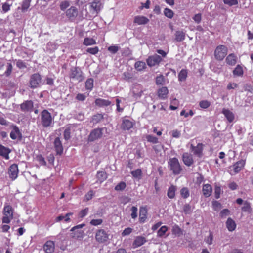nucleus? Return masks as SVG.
Returning a JSON list of instances; mask_svg holds the SVG:
<instances>
[{
    "label": "nucleus",
    "instance_id": "nucleus-1",
    "mask_svg": "<svg viewBox=\"0 0 253 253\" xmlns=\"http://www.w3.org/2000/svg\"><path fill=\"white\" fill-rule=\"evenodd\" d=\"M69 78L78 83L83 81L84 79L83 72L79 67H72L70 69Z\"/></svg>",
    "mask_w": 253,
    "mask_h": 253
},
{
    "label": "nucleus",
    "instance_id": "nucleus-2",
    "mask_svg": "<svg viewBox=\"0 0 253 253\" xmlns=\"http://www.w3.org/2000/svg\"><path fill=\"white\" fill-rule=\"evenodd\" d=\"M41 116L42 126L44 127H47L50 126L52 122L51 114L47 110H43L41 112Z\"/></svg>",
    "mask_w": 253,
    "mask_h": 253
},
{
    "label": "nucleus",
    "instance_id": "nucleus-3",
    "mask_svg": "<svg viewBox=\"0 0 253 253\" xmlns=\"http://www.w3.org/2000/svg\"><path fill=\"white\" fill-rule=\"evenodd\" d=\"M168 164L170 169L172 171L173 174L176 175L180 173L182 168L177 158H173L170 159Z\"/></svg>",
    "mask_w": 253,
    "mask_h": 253
},
{
    "label": "nucleus",
    "instance_id": "nucleus-4",
    "mask_svg": "<svg viewBox=\"0 0 253 253\" xmlns=\"http://www.w3.org/2000/svg\"><path fill=\"white\" fill-rule=\"evenodd\" d=\"M227 48L222 45L218 46L214 51L215 58L218 60H222L227 55Z\"/></svg>",
    "mask_w": 253,
    "mask_h": 253
},
{
    "label": "nucleus",
    "instance_id": "nucleus-5",
    "mask_svg": "<svg viewBox=\"0 0 253 253\" xmlns=\"http://www.w3.org/2000/svg\"><path fill=\"white\" fill-rule=\"evenodd\" d=\"M102 130V128H97L93 129L88 136V141L89 142H93L100 138L103 134Z\"/></svg>",
    "mask_w": 253,
    "mask_h": 253
},
{
    "label": "nucleus",
    "instance_id": "nucleus-6",
    "mask_svg": "<svg viewBox=\"0 0 253 253\" xmlns=\"http://www.w3.org/2000/svg\"><path fill=\"white\" fill-rule=\"evenodd\" d=\"M109 238V235L103 229H99L96 231L95 239L99 243H103L106 242Z\"/></svg>",
    "mask_w": 253,
    "mask_h": 253
},
{
    "label": "nucleus",
    "instance_id": "nucleus-7",
    "mask_svg": "<svg viewBox=\"0 0 253 253\" xmlns=\"http://www.w3.org/2000/svg\"><path fill=\"white\" fill-rule=\"evenodd\" d=\"M29 83L31 88H35L38 87L41 83V77L39 74L36 73L32 75Z\"/></svg>",
    "mask_w": 253,
    "mask_h": 253
},
{
    "label": "nucleus",
    "instance_id": "nucleus-8",
    "mask_svg": "<svg viewBox=\"0 0 253 253\" xmlns=\"http://www.w3.org/2000/svg\"><path fill=\"white\" fill-rule=\"evenodd\" d=\"M78 15V9L74 6H71L66 11V16L71 22H74L76 19Z\"/></svg>",
    "mask_w": 253,
    "mask_h": 253
},
{
    "label": "nucleus",
    "instance_id": "nucleus-9",
    "mask_svg": "<svg viewBox=\"0 0 253 253\" xmlns=\"http://www.w3.org/2000/svg\"><path fill=\"white\" fill-rule=\"evenodd\" d=\"M18 169L17 164H13L8 168V173L10 178L12 180H15L18 175Z\"/></svg>",
    "mask_w": 253,
    "mask_h": 253
},
{
    "label": "nucleus",
    "instance_id": "nucleus-10",
    "mask_svg": "<svg viewBox=\"0 0 253 253\" xmlns=\"http://www.w3.org/2000/svg\"><path fill=\"white\" fill-rule=\"evenodd\" d=\"M162 60V58L160 56L155 54L152 56L149 57L147 60V63L148 66L152 67L156 64H158Z\"/></svg>",
    "mask_w": 253,
    "mask_h": 253
},
{
    "label": "nucleus",
    "instance_id": "nucleus-11",
    "mask_svg": "<svg viewBox=\"0 0 253 253\" xmlns=\"http://www.w3.org/2000/svg\"><path fill=\"white\" fill-rule=\"evenodd\" d=\"M12 127L13 130L10 134V138L13 140H15L18 138L19 140H21L22 138V134L20 131L19 128L16 126H13Z\"/></svg>",
    "mask_w": 253,
    "mask_h": 253
},
{
    "label": "nucleus",
    "instance_id": "nucleus-12",
    "mask_svg": "<svg viewBox=\"0 0 253 253\" xmlns=\"http://www.w3.org/2000/svg\"><path fill=\"white\" fill-rule=\"evenodd\" d=\"M20 108L23 112H31L33 110V102L31 100H27L20 105Z\"/></svg>",
    "mask_w": 253,
    "mask_h": 253
},
{
    "label": "nucleus",
    "instance_id": "nucleus-13",
    "mask_svg": "<svg viewBox=\"0 0 253 253\" xmlns=\"http://www.w3.org/2000/svg\"><path fill=\"white\" fill-rule=\"evenodd\" d=\"M43 250L46 253H52L54 251L55 244L52 241H47L43 246Z\"/></svg>",
    "mask_w": 253,
    "mask_h": 253
},
{
    "label": "nucleus",
    "instance_id": "nucleus-14",
    "mask_svg": "<svg viewBox=\"0 0 253 253\" xmlns=\"http://www.w3.org/2000/svg\"><path fill=\"white\" fill-rule=\"evenodd\" d=\"M190 148L193 151L194 154L199 157L202 156L203 150V144L202 143H198L196 146L191 144Z\"/></svg>",
    "mask_w": 253,
    "mask_h": 253
},
{
    "label": "nucleus",
    "instance_id": "nucleus-15",
    "mask_svg": "<svg viewBox=\"0 0 253 253\" xmlns=\"http://www.w3.org/2000/svg\"><path fill=\"white\" fill-rule=\"evenodd\" d=\"M54 146L57 155H61L63 153V148L59 137H56L54 142Z\"/></svg>",
    "mask_w": 253,
    "mask_h": 253
},
{
    "label": "nucleus",
    "instance_id": "nucleus-16",
    "mask_svg": "<svg viewBox=\"0 0 253 253\" xmlns=\"http://www.w3.org/2000/svg\"><path fill=\"white\" fill-rule=\"evenodd\" d=\"M149 22V20L144 16H136L134 17V23L138 25H145Z\"/></svg>",
    "mask_w": 253,
    "mask_h": 253
},
{
    "label": "nucleus",
    "instance_id": "nucleus-17",
    "mask_svg": "<svg viewBox=\"0 0 253 253\" xmlns=\"http://www.w3.org/2000/svg\"><path fill=\"white\" fill-rule=\"evenodd\" d=\"M183 161L185 165L190 166L193 163V160L192 156L188 153H185L182 156Z\"/></svg>",
    "mask_w": 253,
    "mask_h": 253
},
{
    "label": "nucleus",
    "instance_id": "nucleus-18",
    "mask_svg": "<svg viewBox=\"0 0 253 253\" xmlns=\"http://www.w3.org/2000/svg\"><path fill=\"white\" fill-rule=\"evenodd\" d=\"M169 90L167 87H162L158 90V96L160 98L164 99L167 98Z\"/></svg>",
    "mask_w": 253,
    "mask_h": 253
},
{
    "label": "nucleus",
    "instance_id": "nucleus-19",
    "mask_svg": "<svg viewBox=\"0 0 253 253\" xmlns=\"http://www.w3.org/2000/svg\"><path fill=\"white\" fill-rule=\"evenodd\" d=\"M133 126V123L128 119H124L121 127L124 130H129Z\"/></svg>",
    "mask_w": 253,
    "mask_h": 253
},
{
    "label": "nucleus",
    "instance_id": "nucleus-20",
    "mask_svg": "<svg viewBox=\"0 0 253 253\" xmlns=\"http://www.w3.org/2000/svg\"><path fill=\"white\" fill-rule=\"evenodd\" d=\"M226 225L229 231H233L235 230L236 227V224L235 222L230 217L227 219L226 222Z\"/></svg>",
    "mask_w": 253,
    "mask_h": 253
},
{
    "label": "nucleus",
    "instance_id": "nucleus-21",
    "mask_svg": "<svg viewBox=\"0 0 253 253\" xmlns=\"http://www.w3.org/2000/svg\"><path fill=\"white\" fill-rule=\"evenodd\" d=\"M96 105L99 107L108 106L111 104V102L108 100L101 98H97L95 100Z\"/></svg>",
    "mask_w": 253,
    "mask_h": 253
},
{
    "label": "nucleus",
    "instance_id": "nucleus-22",
    "mask_svg": "<svg viewBox=\"0 0 253 253\" xmlns=\"http://www.w3.org/2000/svg\"><path fill=\"white\" fill-rule=\"evenodd\" d=\"M222 112L229 122H232L234 120V115L229 110L223 108Z\"/></svg>",
    "mask_w": 253,
    "mask_h": 253
},
{
    "label": "nucleus",
    "instance_id": "nucleus-23",
    "mask_svg": "<svg viewBox=\"0 0 253 253\" xmlns=\"http://www.w3.org/2000/svg\"><path fill=\"white\" fill-rule=\"evenodd\" d=\"M146 242L145 238L142 236H137L133 242V245L135 247L142 246Z\"/></svg>",
    "mask_w": 253,
    "mask_h": 253
},
{
    "label": "nucleus",
    "instance_id": "nucleus-24",
    "mask_svg": "<svg viewBox=\"0 0 253 253\" xmlns=\"http://www.w3.org/2000/svg\"><path fill=\"white\" fill-rule=\"evenodd\" d=\"M147 211L145 208L141 207L139 211V221L141 223H144L147 218Z\"/></svg>",
    "mask_w": 253,
    "mask_h": 253
},
{
    "label": "nucleus",
    "instance_id": "nucleus-25",
    "mask_svg": "<svg viewBox=\"0 0 253 253\" xmlns=\"http://www.w3.org/2000/svg\"><path fill=\"white\" fill-rule=\"evenodd\" d=\"M202 191H203V195L206 197H208L211 195V193L212 192L211 186L210 184L204 185L203 187Z\"/></svg>",
    "mask_w": 253,
    "mask_h": 253
},
{
    "label": "nucleus",
    "instance_id": "nucleus-26",
    "mask_svg": "<svg viewBox=\"0 0 253 253\" xmlns=\"http://www.w3.org/2000/svg\"><path fill=\"white\" fill-rule=\"evenodd\" d=\"M177 190L176 186L171 185L168 190L167 196L170 199H173L175 196V191Z\"/></svg>",
    "mask_w": 253,
    "mask_h": 253
},
{
    "label": "nucleus",
    "instance_id": "nucleus-27",
    "mask_svg": "<svg viewBox=\"0 0 253 253\" xmlns=\"http://www.w3.org/2000/svg\"><path fill=\"white\" fill-rule=\"evenodd\" d=\"M236 57L235 55L232 53L229 54L226 58V61L227 64L233 66L236 63Z\"/></svg>",
    "mask_w": 253,
    "mask_h": 253
},
{
    "label": "nucleus",
    "instance_id": "nucleus-28",
    "mask_svg": "<svg viewBox=\"0 0 253 253\" xmlns=\"http://www.w3.org/2000/svg\"><path fill=\"white\" fill-rule=\"evenodd\" d=\"M90 4L91 8L93 9L96 13H97L100 10V6L101 4L100 1L98 0H94Z\"/></svg>",
    "mask_w": 253,
    "mask_h": 253
},
{
    "label": "nucleus",
    "instance_id": "nucleus-29",
    "mask_svg": "<svg viewBox=\"0 0 253 253\" xmlns=\"http://www.w3.org/2000/svg\"><path fill=\"white\" fill-rule=\"evenodd\" d=\"M245 161H239L233 165L234 170L236 173L239 172L245 165Z\"/></svg>",
    "mask_w": 253,
    "mask_h": 253
},
{
    "label": "nucleus",
    "instance_id": "nucleus-30",
    "mask_svg": "<svg viewBox=\"0 0 253 253\" xmlns=\"http://www.w3.org/2000/svg\"><path fill=\"white\" fill-rule=\"evenodd\" d=\"M13 213V209L11 206L7 205L4 207L3 213L4 215L10 216V218H12Z\"/></svg>",
    "mask_w": 253,
    "mask_h": 253
},
{
    "label": "nucleus",
    "instance_id": "nucleus-31",
    "mask_svg": "<svg viewBox=\"0 0 253 253\" xmlns=\"http://www.w3.org/2000/svg\"><path fill=\"white\" fill-rule=\"evenodd\" d=\"M172 233L173 234L179 237L183 234V231L177 225L175 224L172 226Z\"/></svg>",
    "mask_w": 253,
    "mask_h": 253
},
{
    "label": "nucleus",
    "instance_id": "nucleus-32",
    "mask_svg": "<svg viewBox=\"0 0 253 253\" xmlns=\"http://www.w3.org/2000/svg\"><path fill=\"white\" fill-rule=\"evenodd\" d=\"M175 40L177 42H181L185 39V34L182 31H177L175 34Z\"/></svg>",
    "mask_w": 253,
    "mask_h": 253
},
{
    "label": "nucleus",
    "instance_id": "nucleus-33",
    "mask_svg": "<svg viewBox=\"0 0 253 253\" xmlns=\"http://www.w3.org/2000/svg\"><path fill=\"white\" fill-rule=\"evenodd\" d=\"M10 152V150L5 147L4 146L0 145V155L3 156L6 158H8V154Z\"/></svg>",
    "mask_w": 253,
    "mask_h": 253
},
{
    "label": "nucleus",
    "instance_id": "nucleus-34",
    "mask_svg": "<svg viewBox=\"0 0 253 253\" xmlns=\"http://www.w3.org/2000/svg\"><path fill=\"white\" fill-rule=\"evenodd\" d=\"M134 67L137 71H140L146 67V64L144 62L137 61L135 63Z\"/></svg>",
    "mask_w": 253,
    "mask_h": 253
},
{
    "label": "nucleus",
    "instance_id": "nucleus-35",
    "mask_svg": "<svg viewBox=\"0 0 253 253\" xmlns=\"http://www.w3.org/2000/svg\"><path fill=\"white\" fill-rule=\"evenodd\" d=\"M156 84L157 85H163L165 84V79L163 75H160L156 78Z\"/></svg>",
    "mask_w": 253,
    "mask_h": 253
},
{
    "label": "nucleus",
    "instance_id": "nucleus-36",
    "mask_svg": "<svg viewBox=\"0 0 253 253\" xmlns=\"http://www.w3.org/2000/svg\"><path fill=\"white\" fill-rule=\"evenodd\" d=\"M234 75L237 76H241L243 74V71L242 67L238 65L233 71Z\"/></svg>",
    "mask_w": 253,
    "mask_h": 253
},
{
    "label": "nucleus",
    "instance_id": "nucleus-37",
    "mask_svg": "<svg viewBox=\"0 0 253 253\" xmlns=\"http://www.w3.org/2000/svg\"><path fill=\"white\" fill-rule=\"evenodd\" d=\"M187 77V72L186 70L182 69L178 74V80L179 81H184Z\"/></svg>",
    "mask_w": 253,
    "mask_h": 253
},
{
    "label": "nucleus",
    "instance_id": "nucleus-38",
    "mask_svg": "<svg viewBox=\"0 0 253 253\" xmlns=\"http://www.w3.org/2000/svg\"><path fill=\"white\" fill-rule=\"evenodd\" d=\"M83 233L84 231L83 230H76L74 232H72L71 236L72 238L78 239L79 238H82L83 237Z\"/></svg>",
    "mask_w": 253,
    "mask_h": 253
},
{
    "label": "nucleus",
    "instance_id": "nucleus-39",
    "mask_svg": "<svg viewBox=\"0 0 253 253\" xmlns=\"http://www.w3.org/2000/svg\"><path fill=\"white\" fill-rule=\"evenodd\" d=\"M103 115L101 114H97L92 116V122L94 124L98 123L100 122L101 120L103 119Z\"/></svg>",
    "mask_w": 253,
    "mask_h": 253
},
{
    "label": "nucleus",
    "instance_id": "nucleus-40",
    "mask_svg": "<svg viewBox=\"0 0 253 253\" xmlns=\"http://www.w3.org/2000/svg\"><path fill=\"white\" fill-rule=\"evenodd\" d=\"M31 0H24L21 7V10L23 12H25L27 10L28 8L29 7L30 5V2Z\"/></svg>",
    "mask_w": 253,
    "mask_h": 253
},
{
    "label": "nucleus",
    "instance_id": "nucleus-41",
    "mask_svg": "<svg viewBox=\"0 0 253 253\" xmlns=\"http://www.w3.org/2000/svg\"><path fill=\"white\" fill-rule=\"evenodd\" d=\"M168 228L166 226H162L157 232V236L159 237H162L168 231Z\"/></svg>",
    "mask_w": 253,
    "mask_h": 253
},
{
    "label": "nucleus",
    "instance_id": "nucleus-42",
    "mask_svg": "<svg viewBox=\"0 0 253 253\" xmlns=\"http://www.w3.org/2000/svg\"><path fill=\"white\" fill-rule=\"evenodd\" d=\"M93 79L92 78L88 79L85 82V88L87 90H91L93 87Z\"/></svg>",
    "mask_w": 253,
    "mask_h": 253
},
{
    "label": "nucleus",
    "instance_id": "nucleus-43",
    "mask_svg": "<svg viewBox=\"0 0 253 253\" xmlns=\"http://www.w3.org/2000/svg\"><path fill=\"white\" fill-rule=\"evenodd\" d=\"M181 197L186 199L189 196V191L187 187H183L180 190Z\"/></svg>",
    "mask_w": 253,
    "mask_h": 253
},
{
    "label": "nucleus",
    "instance_id": "nucleus-44",
    "mask_svg": "<svg viewBox=\"0 0 253 253\" xmlns=\"http://www.w3.org/2000/svg\"><path fill=\"white\" fill-rule=\"evenodd\" d=\"M242 210L244 212H251V207L250 203L248 202L245 201L244 203L243 206L242 208Z\"/></svg>",
    "mask_w": 253,
    "mask_h": 253
},
{
    "label": "nucleus",
    "instance_id": "nucleus-45",
    "mask_svg": "<svg viewBox=\"0 0 253 253\" xmlns=\"http://www.w3.org/2000/svg\"><path fill=\"white\" fill-rule=\"evenodd\" d=\"M96 43L95 40L92 38H86L84 39V44L85 45H91Z\"/></svg>",
    "mask_w": 253,
    "mask_h": 253
},
{
    "label": "nucleus",
    "instance_id": "nucleus-46",
    "mask_svg": "<svg viewBox=\"0 0 253 253\" xmlns=\"http://www.w3.org/2000/svg\"><path fill=\"white\" fill-rule=\"evenodd\" d=\"M96 176L100 181H102L107 178L106 173L103 171L98 172Z\"/></svg>",
    "mask_w": 253,
    "mask_h": 253
},
{
    "label": "nucleus",
    "instance_id": "nucleus-47",
    "mask_svg": "<svg viewBox=\"0 0 253 253\" xmlns=\"http://www.w3.org/2000/svg\"><path fill=\"white\" fill-rule=\"evenodd\" d=\"M164 15L169 18H172L174 14L173 12L168 8H166L164 9Z\"/></svg>",
    "mask_w": 253,
    "mask_h": 253
},
{
    "label": "nucleus",
    "instance_id": "nucleus-48",
    "mask_svg": "<svg viewBox=\"0 0 253 253\" xmlns=\"http://www.w3.org/2000/svg\"><path fill=\"white\" fill-rule=\"evenodd\" d=\"M126 187V183L124 182H120L115 187V190L116 191H122Z\"/></svg>",
    "mask_w": 253,
    "mask_h": 253
},
{
    "label": "nucleus",
    "instance_id": "nucleus-49",
    "mask_svg": "<svg viewBox=\"0 0 253 253\" xmlns=\"http://www.w3.org/2000/svg\"><path fill=\"white\" fill-rule=\"evenodd\" d=\"M131 174L135 178H140L142 175V171L140 169H137L136 170L132 171Z\"/></svg>",
    "mask_w": 253,
    "mask_h": 253
},
{
    "label": "nucleus",
    "instance_id": "nucleus-50",
    "mask_svg": "<svg viewBox=\"0 0 253 253\" xmlns=\"http://www.w3.org/2000/svg\"><path fill=\"white\" fill-rule=\"evenodd\" d=\"M210 105L211 103L207 100H202L199 103V106L203 109L208 108Z\"/></svg>",
    "mask_w": 253,
    "mask_h": 253
},
{
    "label": "nucleus",
    "instance_id": "nucleus-51",
    "mask_svg": "<svg viewBox=\"0 0 253 253\" xmlns=\"http://www.w3.org/2000/svg\"><path fill=\"white\" fill-rule=\"evenodd\" d=\"M70 6V2L68 1L65 0L63 1L60 3V8L62 11H64Z\"/></svg>",
    "mask_w": 253,
    "mask_h": 253
},
{
    "label": "nucleus",
    "instance_id": "nucleus-52",
    "mask_svg": "<svg viewBox=\"0 0 253 253\" xmlns=\"http://www.w3.org/2000/svg\"><path fill=\"white\" fill-rule=\"evenodd\" d=\"M183 211L186 214L191 213L192 212L191 206L188 204L184 205L183 208Z\"/></svg>",
    "mask_w": 253,
    "mask_h": 253
},
{
    "label": "nucleus",
    "instance_id": "nucleus-53",
    "mask_svg": "<svg viewBox=\"0 0 253 253\" xmlns=\"http://www.w3.org/2000/svg\"><path fill=\"white\" fill-rule=\"evenodd\" d=\"M147 140L148 142L153 143H157L158 142V139L152 135H149L146 137Z\"/></svg>",
    "mask_w": 253,
    "mask_h": 253
},
{
    "label": "nucleus",
    "instance_id": "nucleus-54",
    "mask_svg": "<svg viewBox=\"0 0 253 253\" xmlns=\"http://www.w3.org/2000/svg\"><path fill=\"white\" fill-rule=\"evenodd\" d=\"M132 77V74L128 71L125 72L123 74V79L126 81H129Z\"/></svg>",
    "mask_w": 253,
    "mask_h": 253
},
{
    "label": "nucleus",
    "instance_id": "nucleus-55",
    "mask_svg": "<svg viewBox=\"0 0 253 253\" xmlns=\"http://www.w3.org/2000/svg\"><path fill=\"white\" fill-rule=\"evenodd\" d=\"M98 50H99L98 47L95 46L94 47L88 48L86 51L88 53L95 55L98 53Z\"/></svg>",
    "mask_w": 253,
    "mask_h": 253
},
{
    "label": "nucleus",
    "instance_id": "nucleus-56",
    "mask_svg": "<svg viewBox=\"0 0 253 253\" xmlns=\"http://www.w3.org/2000/svg\"><path fill=\"white\" fill-rule=\"evenodd\" d=\"M103 222L102 219H92L90 221V224L93 226L101 225Z\"/></svg>",
    "mask_w": 253,
    "mask_h": 253
},
{
    "label": "nucleus",
    "instance_id": "nucleus-57",
    "mask_svg": "<svg viewBox=\"0 0 253 253\" xmlns=\"http://www.w3.org/2000/svg\"><path fill=\"white\" fill-rule=\"evenodd\" d=\"M213 239V236L211 232H210L209 235L205 239L206 242L209 245H211L212 244V241Z\"/></svg>",
    "mask_w": 253,
    "mask_h": 253
},
{
    "label": "nucleus",
    "instance_id": "nucleus-58",
    "mask_svg": "<svg viewBox=\"0 0 253 253\" xmlns=\"http://www.w3.org/2000/svg\"><path fill=\"white\" fill-rule=\"evenodd\" d=\"M119 47L117 45L110 46L108 48V50L113 54H115L119 50Z\"/></svg>",
    "mask_w": 253,
    "mask_h": 253
},
{
    "label": "nucleus",
    "instance_id": "nucleus-59",
    "mask_svg": "<svg viewBox=\"0 0 253 253\" xmlns=\"http://www.w3.org/2000/svg\"><path fill=\"white\" fill-rule=\"evenodd\" d=\"M12 65L11 63H8L7 65V69L6 71L5 72L4 74L7 76H9L12 72Z\"/></svg>",
    "mask_w": 253,
    "mask_h": 253
},
{
    "label": "nucleus",
    "instance_id": "nucleus-60",
    "mask_svg": "<svg viewBox=\"0 0 253 253\" xmlns=\"http://www.w3.org/2000/svg\"><path fill=\"white\" fill-rule=\"evenodd\" d=\"M225 4H228L229 6L235 5L238 4L237 0H223Z\"/></svg>",
    "mask_w": 253,
    "mask_h": 253
},
{
    "label": "nucleus",
    "instance_id": "nucleus-61",
    "mask_svg": "<svg viewBox=\"0 0 253 253\" xmlns=\"http://www.w3.org/2000/svg\"><path fill=\"white\" fill-rule=\"evenodd\" d=\"M230 213V211L227 209H224L222 210L220 213V216L221 218H224Z\"/></svg>",
    "mask_w": 253,
    "mask_h": 253
},
{
    "label": "nucleus",
    "instance_id": "nucleus-62",
    "mask_svg": "<svg viewBox=\"0 0 253 253\" xmlns=\"http://www.w3.org/2000/svg\"><path fill=\"white\" fill-rule=\"evenodd\" d=\"M131 51L128 47L124 48L122 52V55L124 56H129L130 55H131Z\"/></svg>",
    "mask_w": 253,
    "mask_h": 253
},
{
    "label": "nucleus",
    "instance_id": "nucleus-63",
    "mask_svg": "<svg viewBox=\"0 0 253 253\" xmlns=\"http://www.w3.org/2000/svg\"><path fill=\"white\" fill-rule=\"evenodd\" d=\"M70 129L69 128H66L64 132V138L66 140H68L70 138Z\"/></svg>",
    "mask_w": 253,
    "mask_h": 253
},
{
    "label": "nucleus",
    "instance_id": "nucleus-64",
    "mask_svg": "<svg viewBox=\"0 0 253 253\" xmlns=\"http://www.w3.org/2000/svg\"><path fill=\"white\" fill-rule=\"evenodd\" d=\"M243 87L245 91H247L251 93L253 92V87L251 84H246Z\"/></svg>",
    "mask_w": 253,
    "mask_h": 253
}]
</instances>
